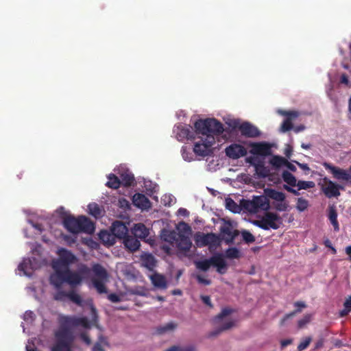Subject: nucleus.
<instances>
[{
    "instance_id": "obj_19",
    "label": "nucleus",
    "mask_w": 351,
    "mask_h": 351,
    "mask_svg": "<svg viewBox=\"0 0 351 351\" xmlns=\"http://www.w3.org/2000/svg\"><path fill=\"white\" fill-rule=\"evenodd\" d=\"M112 232L119 239H123L128 234V228L124 223L116 221L112 223Z\"/></svg>"
},
{
    "instance_id": "obj_45",
    "label": "nucleus",
    "mask_w": 351,
    "mask_h": 351,
    "mask_svg": "<svg viewBox=\"0 0 351 351\" xmlns=\"http://www.w3.org/2000/svg\"><path fill=\"white\" fill-rule=\"evenodd\" d=\"M226 208L233 213H238L239 210L237 204L231 198H228L226 200Z\"/></svg>"
},
{
    "instance_id": "obj_46",
    "label": "nucleus",
    "mask_w": 351,
    "mask_h": 351,
    "mask_svg": "<svg viewBox=\"0 0 351 351\" xmlns=\"http://www.w3.org/2000/svg\"><path fill=\"white\" fill-rule=\"evenodd\" d=\"M296 186L298 187V190H301L313 188L315 187V184L313 181L299 180L296 183Z\"/></svg>"
},
{
    "instance_id": "obj_63",
    "label": "nucleus",
    "mask_w": 351,
    "mask_h": 351,
    "mask_svg": "<svg viewBox=\"0 0 351 351\" xmlns=\"http://www.w3.org/2000/svg\"><path fill=\"white\" fill-rule=\"evenodd\" d=\"M178 215L184 216V217H186L189 215V211L186 208H179L178 210Z\"/></svg>"
},
{
    "instance_id": "obj_47",
    "label": "nucleus",
    "mask_w": 351,
    "mask_h": 351,
    "mask_svg": "<svg viewBox=\"0 0 351 351\" xmlns=\"http://www.w3.org/2000/svg\"><path fill=\"white\" fill-rule=\"evenodd\" d=\"M243 240L247 244L252 243L255 241V237L248 230L241 231Z\"/></svg>"
},
{
    "instance_id": "obj_20",
    "label": "nucleus",
    "mask_w": 351,
    "mask_h": 351,
    "mask_svg": "<svg viewBox=\"0 0 351 351\" xmlns=\"http://www.w3.org/2000/svg\"><path fill=\"white\" fill-rule=\"evenodd\" d=\"M123 243L125 247L130 252L137 251L140 246V241L134 236L128 234L123 239Z\"/></svg>"
},
{
    "instance_id": "obj_40",
    "label": "nucleus",
    "mask_w": 351,
    "mask_h": 351,
    "mask_svg": "<svg viewBox=\"0 0 351 351\" xmlns=\"http://www.w3.org/2000/svg\"><path fill=\"white\" fill-rule=\"evenodd\" d=\"M233 312V310L230 308H224L221 310V313L215 316L214 318V322L215 324L219 323V322L224 317L230 315Z\"/></svg>"
},
{
    "instance_id": "obj_58",
    "label": "nucleus",
    "mask_w": 351,
    "mask_h": 351,
    "mask_svg": "<svg viewBox=\"0 0 351 351\" xmlns=\"http://www.w3.org/2000/svg\"><path fill=\"white\" fill-rule=\"evenodd\" d=\"M201 300L202 302L210 307H213V304L210 301V298L208 295H201Z\"/></svg>"
},
{
    "instance_id": "obj_64",
    "label": "nucleus",
    "mask_w": 351,
    "mask_h": 351,
    "mask_svg": "<svg viewBox=\"0 0 351 351\" xmlns=\"http://www.w3.org/2000/svg\"><path fill=\"white\" fill-rule=\"evenodd\" d=\"M343 306L351 311V295L345 301Z\"/></svg>"
},
{
    "instance_id": "obj_37",
    "label": "nucleus",
    "mask_w": 351,
    "mask_h": 351,
    "mask_svg": "<svg viewBox=\"0 0 351 351\" xmlns=\"http://www.w3.org/2000/svg\"><path fill=\"white\" fill-rule=\"evenodd\" d=\"M234 326V322L229 321L228 322H226L222 326H221L217 329L215 330L214 331H212L210 334V337H215L218 335H219L221 332H222L224 330H228Z\"/></svg>"
},
{
    "instance_id": "obj_36",
    "label": "nucleus",
    "mask_w": 351,
    "mask_h": 351,
    "mask_svg": "<svg viewBox=\"0 0 351 351\" xmlns=\"http://www.w3.org/2000/svg\"><path fill=\"white\" fill-rule=\"evenodd\" d=\"M68 299L79 306H84V301L82 297L73 290L69 291Z\"/></svg>"
},
{
    "instance_id": "obj_10",
    "label": "nucleus",
    "mask_w": 351,
    "mask_h": 351,
    "mask_svg": "<svg viewBox=\"0 0 351 351\" xmlns=\"http://www.w3.org/2000/svg\"><path fill=\"white\" fill-rule=\"evenodd\" d=\"M324 167L328 170L335 179L339 181H344L346 184L351 186V173L348 170L332 165L330 163L324 162Z\"/></svg>"
},
{
    "instance_id": "obj_1",
    "label": "nucleus",
    "mask_w": 351,
    "mask_h": 351,
    "mask_svg": "<svg viewBox=\"0 0 351 351\" xmlns=\"http://www.w3.org/2000/svg\"><path fill=\"white\" fill-rule=\"evenodd\" d=\"M58 321L59 328L54 333L56 341L51 348V351H72L74 335L71 328L79 326L84 328H90V322L86 317L60 315Z\"/></svg>"
},
{
    "instance_id": "obj_3",
    "label": "nucleus",
    "mask_w": 351,
    "mask_h": 351,
    "mask_svg": "<svg viewBox=\"0 0 351 351\" xmlns=\"http://www.w3.org/2000/svg\"><path fill=\"white\" fill-rule=\"evenodd\" d=\"M63 225L69 232L73 234L80 232L91 234L95 230L94 223L84 215L75 217L69 215L64 217Z\"/></svg>"
},
{
    "instance_id": "obj_15",
    "label": "nucleus",
    "mask_w": 351,
    "mask_h": 351,
    "mask_svg": "<svg viewBox=\"0 0 351 351\" xmlns=\"http://www.w3.org/2000/svg\"><path fill=\"white\" fill-rule=\"evenodd\" d=\"M226 154L232 159H238L247 154L246 149L241 145L233 143L228 146L225 149Z\"/></svg>"
},
{
    "instance_id": "obj_23",
    "label": "nucleus",
    "mask_w": 351,
    "mask_h": 351,
    "mask_svg": "<svg viewBox=\"0 0 351 351\" xmlns=\"http://www.w3.org/2000/svg\"><path fill=\"white\" fill-rule=\"evenodd\" d=\"M132 233L136 239H145L149 234V230L143 223H139L134 226Z\"/></svg>"
},
{
    "instance_id": "obj_51",
    "label": "nucleus",
    "mask_w": 351,
    "mask_h": 351,
    "mask_svg": "<svg viewBox=\"0 0 351 351\" xmlns=\"http://www.w3.org/2000/svg\"><path fill=\"white\" fill-rule=\"evenodd\" d=\"M311 342V338L310 337H306L304 339H303L298 346V351H302L308 348L309 344Z\"/></svg>"
},
{
    "instance_id": "obj_13",
    "label": "nucleus",
    "mask_w": 351,
    "mask_h": 351,
    "mask_svg": "<svg viewBox=\"0 0 351 351\" xmlns=\"http://www.w3.org/2000/svg\"><path fill=\"white\" fill-rule=\"evenodd\" d=\"M176 136L179 141L184 140H194L195 134H197L195 130L190 125H178L176 130Z\"/></svg>"
},
{
    "instance_id": "obj_31",
    "label": "nucleus",
    "mask_w": 351,
    "mask_h": 351,
    "mask_svg": "<svg viewBox=\"0 0 351 351\" xmlns=\"http://www.w3.org/2000/svg\"><path fill=\"white\" fill-rule=\"evenodd\" d=\"M242 208L251 213H256L258 212L257 207L256 206L254 199L252 200H243L241 202Z\"/></svg>"
},
{
    "instance_id": "obj_5",
    "label": "nucleus",
    "mask_w": 351,
    "mask_h": 351,
    "mask_svg": "<svg viewBox=\"0 0 351 351\" xmlns=\"http://www.w3.org/2000/svg\"><path fill=\"white\" fill-rule=\"evenodd\" d=\"M194 264L197 269L202 271H208L211 266L216 267L217 271L221 274H225L227 269V264L221 254L213 255L210 258L196 261Z\"/></svg>"
},
{
    "instance_id": "obj_33",
    "label": "nucleus",
    "mask_w": 351,
    "mask_h": 351,
    "mask_svg": "<svg viewBox=\"0 0 351 351\" xmlns=\"http://www.w3.org/2000/svg\"><path fill=\"white\" fill-rule=\"evenodd\" d=\"M283 180L288 184L290 186H295L297 180L295 177L289 171H284L282 173Z\"/></svg>"
},
{
    "instance_id": "obj_24",
    "label": "nucleus",
    "mask_w": 351,
    "mask_h": 351,
    "mask_svg": "<svg viewBox=\"0 0 351 351\" xmlns=\"http://www.w3.org/2000/svg\"><path fill=\"white\" fill-rule=\"evenodd\" d=\"M178 235L179 233H177L175 230L163 229L161 231L162 239L170 244L176 243Z\"/></svg>"
},
{
    "instance_id": "obj_2",
    "label": "nucleus",
    "mask_w": 351,
    "mask_h": 351,
    "mask_svg": "<svg viewBox=\"0 0 351 351\" xmlns=\"http://www.w3.org/2000/svg\"><path fill=\"white\" fill-rule=\"evenodd\" d=\"M53 272L50 275L49 282L56 289L62 288L64 283L71 287L80 285L84 279L90 276L91 269L85 264H81L77 271H72L68 267L52 264Z\"/></svg>"
},
{
    "instance_id": "obj_16",
    "label": "nucleus",
    "mask_w": 351,
    "mask_h": 351,
    "mask_svg": "<svg viewBox=\"0 0 351 351\" xmlns=\"http://www.w3.org/2000/svg\"><path fill=\"white\" fill-rule=\"evenodd\" d=\"M197 245L204 247L207 245H219V237L214 233L202 234L197 235Z\"/></svg>"
},
{
    "instance_id": "obj_54",
    "label": "nucleus",
    "mask_w": 351,
    "mask_h": 351,
    "mask_svg": "<svg viewBox=\"0 0 351 351\" xmlns=\"http://www.w3.org/2000/svg\"><path fill=\"white\" fill-rule=\"evenodd\" d=\"M275 208L278 211H285L288 208V204L283 202H279L275 205Z\"/></svg>"
},
{
    "instance_id": "obj_8",
    "label": "nucleus",
    "mask_w": 351,
    "mask_h": 351,
    "mask_svg": "<svg viewBox=\"0 0 351 351\" xmlns=\"http://www.w3.org/2000/svg\"><path fill=\"white\" fill-rule=\"evenodd\" d=\"M321 189L328 198L337 197L340 195L339 190H344L345 187L342 184H337L328 178L325 177L322 180Z\"/></svg>"
},
{
    "instance_id": "obj_9",
    "label": "nucleus",
    "mask_w": 351,
    "mask_h": 351,
    "mask_svg": "<svg viewBox=\"0 0 351 351\" xmlns=\"http://www.w3.org/2000/svg\"><path fill=\"white\" fill-rule=\"evenodd\" d=\"M215 143V137L212 135H208L204 138H202L198 142L194 145L193 152L196 155L200 156H209L211 153L210 147Z\"/></svg>"
},
{
    "instance_id": "obj_28",
    "label": "nucleus",
    "mask_w": 351,
    "mask_h": 351,
    "mask_svg": "<svg viewBox=\"0 0 351 351\" xmlns=\"http://www.w3.org/2000/svg\"><path fill=\"white\" fill-rule=\"evenodd\" d=\"M294 306L297 307V308L293 311L285 315V317L281 320V325H282L285 323V322L289 318H291L293 317L295 314L300 313L302 311V308L306 307V304H305V302L302 301L295 302L294 303Z\"/></svg>"
},
{
    "instance_id": "obj_43",
    "label": "nucleus",
    "mask_w": 351,
    "mask_h": 351,
    "mask_svg": "<svg viewBox=\"0 0 351 351\" xmlns=\"http://www.w3.org/2000/svg\"><path fill=\"white\" fill-rule=\"evenodd\" d=\"M177 325L173 322H169L162 326L157 328V332L159 334H163L167 331L173 330L176 328Z\"/></svg>"
},
{
    "instance_id": "obj_26",
    "label": "nucleus",
    "mask_w": 351,
    "mask_h": 351,
    "mask_svg": "<svg viewBox=\"0 0 351 351\" xmlns=\"http://www.w3.org/2000/svg\"><path fill=\"white\" fill-rule=\"evenodd\" d=\"M151 280L154 286L160 289L167 288V281L164 276L158 274H153Z\"/></svg>"
},
{
    "instance_id": "obj_12",
    "label": "nucleus",
    "mask_w": 351,
    "mask_h": 351,
    "mask_svg": "<svg viewBox=\"0 0 351 351\" xmlns=\"http://www.w3.org/2000/svg\"><path fill=\"white\" fill-rule=\"evenodd\" d=\"M278 113L286 117V119L281 124L280 131L282 132H287L293 129V125L292 121L299 116V112L295 110L287 111L280 109L278 110Z\"/></svg>"
},
{
    "instance_id": "obj_41",
    "label": "nucleus",
    "mask_w": 351,
    "mask_h": 351,
    "mask_svg": "<svg viewBox=\"0 0 351 351\" xmlns=\"http://www.w3.org/2000/svg\"><path fill=\"white\" fill-rule=\"evenodd\" d=\"M69 298V292H66L60 289H57V291L53 295V299L57 301L64 302Z\"/></svg>"
},
{
    "instance_id": "obj_39",
    "label": "nucleus",
    "mask_w": 351,
    "mask_h": 351,
    "mask_svg": "<svg viewBox=\"0 0 351 351\" xmlns=\"http://www.w3.org/2000/svg\"><path fill=\"white\" fill-rule=\"evenodd\" d=\"M255 169L260 176L266 178L269 176V171L262 162H258Z\"/></svg>"
},
{
    "instance_id": "obj_11",
    "label": "nucleus",
    "mask_w": 351,
    "mask_h": 351,
    "mask_svg": "<svg viewBox=\"0 0 351 351\" xmlns=\"http://www.w3.org/2000/svg\"><path fill=\"white\" fill-rule=\"evenodd\" d=\"M58 254L59 258L53 261L52 264L69 267L71 265L75 263L77 260L75 255L65 248L59 249Z\"/></svg>"
},
{
    "instance_id": "obj_56",
    "label": "nucleus",
    "mask_w": 351,
    "mask_h": 351,
    "mask_svg": "<svg viewBox=\"0 0 351 351\" xmlns=\"http://www.w3.org/2000/svg\"><path fill=\"white\" fill-rule=\"evenodd\" d=\"M108 298L112 302H119L121 301L120 297L116 293H110L108 295Z\"/></svg>"
},
{
    "instance_id": "obj_29",
    "label": "nucleus",
    "mask_w": 351,
    "mask_h": 351,
    "mask_svg": "<svg viewBox=\"0 0 351 351\" xmlns=\"http://www.w3.org/2000/svg\"><path fill=\"white\" fill-rule=\"evenodd\" d=\"M328 219L330 221V222L334 228V230L335 231H339V223L337 221V210L334 206H330L329 207Z\"/></svg>"
},
{
    "instance_id": "obj_32",
    "label": "nucleus",
    "mask_w": 351,
    "mask_h": 351,
    "mask_svg": "<svg viewBox=\"0 0 351 351\" xmlns=\"http://www.w3.org/2000/svg\"><path fill=\"white\" fill-rule=\"evenodd\" d=\"M106 186L110 189H117L121 185V180L114 174L110 173L108 177Z\"/></svg>"
},
{
    "instance_id": "obj_38",
    "label": "nucleus",
    "mask_w": 351,
    "mask_h": 351,
    "mask_svg": "<svg viewBox=\"0 0 351 351\" xmlns=\"http://www.w3.org/2000/svg\"><path fill=\"white\" fill-rule=\"evenodd\" d=\"M225 256L229 259L239 258L241 254L237 247H229L225 252Z\"/></svg>"
},
{
    "instance_id": "obj_30",
    "label": "nucleus",
    "mask_w": 351,
    "mask_h": 351,
    "mask_svg": "<svg viewBox=\"0 0 351 351\" xmlns=\"http://www.w3.org/2000/svg\"><path fill=\"white\" fill-rule=\"evenodd\" d=\"M120 177L121 184H122L123 186H130L134 184V177L132 173L127 171L122 173Z\"/></svg>"
},
{
    "instance_id": "obj_44",
    "label": "nucleus",
    "mask_w": 351,
    "mask_h": 351,
    "mask_svg": "<svg viewBox=\"0 0 351 351\" xmlns=\"http://www.w3.org/2000/svg\"><path fill=\"white\" fill-rule=\"evenodd\" d=\"M104 344H107V342L105 337L101 335L98 341L93 346L92 351H105L103 348Z\"/></svg>"
},
{
    "instance_id": "obj_25",
    "label": "nucleus",
    "mask_w": 351,
    "mask_h": 351,
    "mask_svg": "<svg viewBox=\"0 0 351 351\" xmlns=\"http://www.w3.org/2000/svg\"><path fill=\"white\" fill-rule=\"evenodd\" d=\"M265 193L267 197L271 198L278 202H283L285 199V195L284 193L278 191L274 189H265Z\"/></svg>"
},
{
    "instance_id": "obj_55",
    "label": "nucleus",
    "mask_w": 351,
    "mask_h": 351,
    "mask_svg": "<svg viewBox=\"0 0 351 351\" xmlns=\"http://www.w3.org/2000/svg\"><path fill=\"white\" fill-rule=\"evenodd\" d=\"M195 278L199 284H203L204 285H210L211 284L210 280L206 279L203 278L201 275L197 274Z\"/></svg>"
},
{
    "instance_id": "obj_61",
    "label": "nucleus",
    "mask_w": 351,
    "mask_h": 351,
    "mask_svg": "<svg viewBox=\"0 0 351 351\" xmlns=\"http://www.w3.org/2000/svg\"><path fill=\"white\" fill-rule=\"evenodd\" d=\"M180 228H182V231L184 232H189L191 231L190 226L185 222H181L179 224Z\"/></svg>"
},
{
    "instance_id": "obj_42",
    "label": "nucleus",
    "mask_w": 351,
    "mask_h": 351,
    "mask_svg": "<svg viewBox=\"0 0 351 351\" xmlns=\"http://www.w3.org/2000/svg\"><path fill=\"white\" fill-rule=\"evenodd\" d=\"M143 262L145 267L152 268L156 265L155 258L152 254H146L143 257Z\"/></svg>"
},
{
    "instance_id": "obj_22",
    "label": "nucleus",
    "mask_w": 351,
    "mask_h": 351,
    "mask_svg": "<svg viewBox=\"0 0 351 351\" xmlns=\"http://www.w3.org/2000/svg\"><path fill=\"white\" fill-rule=\"evenodd\" d=\"M176 244L178 248L183 252H188L192 245L189 237L180 232L179 233Z\"/></svg>"
},
{
    "instance_id": "obj_21",
    "label": "nucleus",
    "mask_w": 351,
    "mask_h": 351,
    "mask_svg": "<svg viewBox=\"0 0 351 351\" xmlns=\"http://www.w3.org/2000/svg\"><path fill=\"white\" fill-rule=\"evenodd\" d=\"M133 204L135 206L141 209H148L151 206L149 199L143 194L136 193L132 198Z\"/></svg>"
},
{
    "instance_id": "obj_49",
    "label": "nucleus",
    "mask_w": 351,
    "mask_h": 351,
    "mask_svg": "<svg viewBox=\"0 0 351 351\" xmlns=\"http://www.w3.org/2000/svg\"><path fill=\"white\" fill-rule=\"evenodd\" d=\"M31 266V261L29 259H24L18 266V269L19 271H21L25 275H28L27 269Z\"/></svg>"
},
{
    "instance_id": "obj_27",
    "label": "nucleus",
    "mask_w": 351,
    "mask_h": 351,
    "mask_svg": "<svg viewBox=\"0 0 351 351\" xmlns=\"http://www.w3.org/2000/svg\"><path fill=\"white\" fill-rule=\"evenodd\" d=\"M258 210H267L269 204L267 196H255L253 197Z\"/></svg>"
},
{
    "instance_id": "obj_7",
    "label": "nucleus",
    "mask_w": 351,
    "mask_h": 351,
    "mask_svg": "<svg viewBox=\"0 0 351 351\" xmlns=\"http://www.w3.org/2000/svg\"><path fill=\"white\" fill-rule=\"evenodd\" d=\"M282 223L281 217L276 213L271 212L265 213L261 220L254 221V224L265 230L270 228L277 230Z\"/></svg>"
},
{
    "instance_id": "obj_4",
    "label": "nucleus",
    "mask_w": 351,
    "mask_h": 351,
    "mask_svg": "<svg viewBox=\"0 0 351 351\" xmlns=\"http://www.w3.org/2000/svg\"><path fill=\"white\" fill-rule=\"evenodd\" d=\"M194 128L197 134H202L207 137L208 135L219 136L223 131V124L216 119L208 118L206 119H199L194 123Z\"/></svg>"
},
{
    "instance_id": "obj_59",
    "label": "nucleus",
    "mask_w": 351,
    "mask_h": 351,
    "mask_svg": "<svg viewBox=\"0 0 351 351\" xmlns=\"http://www.w3.org/2000/svg\"><path fill=\"white\" fill-rule=\"evenodd\" d=\"M241 123H240L239 120H232L229 123V126L232 129H238L239 130V126Z\"/></svg>"
},
{
    "instance_id": "obj_6",
    "label": "nucleus",
    "mask_w": 351,
    "mask_h": 351,
    "mask_svg": "<svg viewBox=\"0 0 351 351\" xmlns=\"http://www.w3.org/2000/svg\"><path fill=\"white\" fill-rule=\"evenodd\" d=\"M90 269L93 271L95 276L92 279L94 287L99 293H107V288L105 285V282L107 281L108 274L106 269L99 263L94 264Z\"/></svg>"
},
{
    "instance_id": "obj_53",
    "label": "nucleus",
    "mask_w": 351,
    "mask_h": 351,
    "mask_svg": "<svg viewBox=\"0 0 351 351\" xmlns=\"http://www.w3.org/2000/svg\"><path fill=\"white\" fill-rule=\"evenodd\" d=\"M91 322L96 324L98 321L97 311L93 304H90Z\"/></svg>"
},
{
    "instance_id": "obj_50",
    "label": "nucleus",
    "mask_w": 351,
    "mask_h": 351,
    "mask_svg": "<svg viewBox=\"0 0 351 351\" xmlns=\"http://www.w3.org/2000/svg\"><path fill=\"white\" fill-rule=\"evenodd\" d=\"M165 351H195V348L193 346H188L185 347L173 346Z\"/></svg>"
},
{
    "instance_id": "obj_14",
    "label": "nucleus",
    "mask_w": 351,
    "mask_h": 351,
    "mask_svg": "<svg viewBox=\"0 0 351 351\" xmlns=\"http://www.w3.org/2000/svg\"><path fill=\"white\" fill-rule=\"evenodd\" d=\"M250 147V152L253 155L266 156L271 154V145L266 142L251 143Z\"/></svg>"
},
{
    "instance_id": "obj_34",
    "label": "nucleus",
    "mask_w": 351,
    "mask_h": 351,
    "mask_svg": "<svg viewBox=\"0 0 351 351\" xmlns=\"http://www.w3.org/2000/svg\"><path fill=\"white\" fill-rule=\"evenodd\" d=\"M89 213L95 218H99L102 216V210L96 203H90L88 206Z\"/></svg>"
},
{
    "instance_id": "obj_35",
    "label": "nucleus",
    "mask_w": 351,
    "mask_h": 351,
    "mask_svg": "<svg viewBox=\"0 0 351 351\" xmlns=\"http://www.w3.org/2000/svg\"><path fill=\"white\" fill-rule=\"evenodd\" d=\"M287 162V160L282 156H274L270 160L269 163L273 167L276 169L281 167L282 166L285 165Z\"/></svg>"
},
{
    "instance_id": "obj_57",
    "label": "nucleus",
    "mask_w": 351,
    "mask_h": 351,
    "mask_svg": "<svg viewBox=\"0 0 351 351\" xmlns=\"http://www.w3.org/2000/svg\"><path fill=\"white\" fill-rule=\"evenodd\" d=\"M80 338L87 345H90L91 343V339L86 333H85V332L81 333Z\"/></svg>"
},
{
    "instance_id": "obj_62",
    "label": "nucleus",
    "mask_w": 351,
    "mask_h": 351,
    "mask_svg": "<svg viewBox=\"0 0 351 351\" xmlns=\"http://www.w3.org/2000/svg\"><path fill=\"white\" fill-rule=\"evenodd\" d=\"M284 189L286 191H287L288 192L291 193H293L295 195H300L299 192L297 190L293 189L292 187H291L289 186L285 185L284 186Z\"/></svg>"
},
{
    "instance_id": "obj_17",
    "label": "nucleus",
    "mask_w": 351,
    "mask_h": 351,
    "mask_svg": "<svg viewBox=\"0 0 351 351\" xmlns=\"http://www.w3.org/2000/svg\"><path fill=\"white\" fill-rule=\"evenodd\" d=\"M239 131L242 136L247 138H256L261 135V132L258 128L247 121L240 125Z\"/></svg>"
},
{
    "instance_id": "obj_18",
    "label": "nucleus",
    "mask_w": 351,
    "mask_h": 351,
    "mask_svg": "<svg viewBox=\"0 0 351 351\" xmlns=\"http://www.w3.org/2000/svg\"><path fill=\"white\" fill-rule=\"evenodd\" d=\"M222 239L228 245L232 244L234 239L239 234V231L234 230L230 225L225 226L221 228Z\"/></svg>"
},
{
    "instance_id": "obj_60",
    "label": "nucleus",
    "mask_w": 351,
    "mask_h": 351,
    "mask_svg": "<svg viewBox=\"0 0 351 351\" xmlns=\"http://www.w3.org/2000/svg\"><path fill=\"white\" fill-rule=\"evenodd\" d=\"M340 82L341 84H343L346 85V86L349 85L348 77V75L346 73H343V74L341 75Z\"/></svg>"
},
{
    "instance_id": "obj_52",
    "label": "nucleus",
    "mask_w": 351,
    "mask_h": 351,
    "mask_svg": "<svg viewBox=\"0 0 351 351\" xmlns=\"http://www.w3.org/2000/svg\"><path fill=\"white\" fill-rule=\"evenodd\" d=\"M311 319V315L309 314L305 315L304 317L298 322V326L299 328H302L304 327L308 323L310 322Z\"/></svg>"
},
{
    "instance_id": "obj_48",
    "label": "nucleus",
    "mask_w": 351,
    "mask_h": 351,
    "mask_svg": "<svg viewBox=\"0 0 351 351\" xmlns=\"http://www.w3.org/2000/svg\"><path fill=\"white\" fill-rule=\"evenodd\" d=\"M308 206V202L302 198V197H299L297 200V205H296V208L300 211V212H302V211H304Z\"/></svg>"
}]
</instances>
